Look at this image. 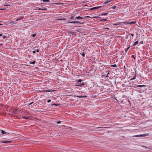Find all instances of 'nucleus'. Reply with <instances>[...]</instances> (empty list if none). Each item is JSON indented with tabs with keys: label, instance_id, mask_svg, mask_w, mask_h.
<instances>
[{
	"label": "nucleus",
	"instance_id": "obj_1",
	"mask_svg": "<svg viewBox=\"0 0 152 152\" xmlns=\"http://www.w3.org/2000/svg\"><path fill=\"white\" fill-rule=\"evenodd\" d=\"M101 7V6L93 7L90 8V10H96L99 8H100Z\"/></svg>",
	"mask_w": 152,
	"mask_h": 152
},
{
	"label": "nucleus",
	"instance_id": "obj_2",
	"mask_svg": "<svg viewBox=\"0 0 152 152\" xmlns=\"http://www.w3.org/2000/svg\"><path fill=\"white\" fill-rule=\"evenodd\" d=\"M18 109L16 108L13 110L12 113L15 114H18Z\"/></svg>",
	"mask_w": 152,
	"mask_h": 152
},
{
	"label": "nucleus",
	"instance_id": "obj_3",
	"mask_svg": "<svg viewBox=\"0 0 152 152\" xmlns=\"http://www.w3.org/2000/svg\"><path fill=\"white\" fill-rule=\"evenodd\" d=\"M1 141L2 143H11L12 142V141H4V140H2Z\"/></svg>",
	"mask_w": 152,
	"mask_h": 152
},
{
	"label": "nucleus",
	"instance_id": "obj_4",
	"mask_svg": "<svg viewBox=\"0 0 152 152\" xmlns=\"http://www.w3.org/2000/svg\"><path fill=\"white\" fill-rule=\"evenodd\" d=\"M68 23H80V22L78 21H74L72 22H68Z\"/></svg>",
	"mask_w": 152,
	"mask_h": 152
},
{
	"label": "nucleus",
	"instance_id": "obj_5",
	"mask_svg": "<svg viewBox=\"0 0 152 152\" xmlns=\"http://www.w3.org/2000/svg\"><path fill=\"white\" fill-rule=\"evenodd\" d=\"M1 133L2 134H9V133H7L3 130H0Z\"/></svg>",
	"mask_w": 152,
	"mask_h": 152
},
{
	"label": "nucleus",
	"instance_id": "obj_6",
	"mask_svg": "<svg viewBox=\"0 0 152 152\" xmlns=\"http://www.w3.org/2000/svg\"><path fill=\"white\" fill-rule=\"evenodd\" d=\"M77 19L78 20H82L83 19V17H81L80 16L76 17L75 18V19Z\"/></svg>",
	"mask_w": 152,
	"mask_h": 152
},
{
	"label": "nucleus",
	"instance_id": "obj_7",
	"mask_svg": "<svg viewBox=\"0 0 152 152\" xmlns=\"http://www.w3.org/2000/svg\"><path fill=\"white\" fill-rule=\"evenodd\" d=\"M149 134H140V136H141V137H145L147 136H148Z\"/></svg>",
	"mask_w": 152,
	"mask_h": 152
},
{
	"label": "nucleus",
	"instance_id": "obj_8",
	"mask_svg": "<svg viewBox=\"0 0 152 152\" xmlns=\"http://www.w3.org/2000/svg\"><path fill=\"white\" fill-rule=\"evenodd\" d=\"M135 22H134V21L130 22L129 23H127L129 24H134V23H135Z\"/></svg>",
	"mask_w": 152,
	"mask_h": 152
},
{
	"label": "nucleus",
	"instance_id": "obj_9",
	"mask_svg": "<svg viewBox=\"0 0 152 152\" xmlns=\"http://www.w3.org/2000/svg\"><path fill=\"white\" fill-rule=\"evenodd\" d=\"M136 76H137L136 73V75H135V76L133 77L131 79V80H134L136 79Z\"/></svg>",
	"mask_w": 152,
	"mask_h": 152
},
{
	"label": "nucleus",
	"instance_id": "obj_10",
	"mask_svg": "<svg viewBox=\"0 0 152 152\" xmlns=\"http://www.w3.org/2000/svg\"><path fill=\"white\" fill-rule=\"evenodd\" d=\"M138 41H137L136 42H135L134 43V44L133 45V46H135L136 45H137V44H138Z\"/></svg>",
	"mask_w": 152,
	"mask_h": 152
},
{
	"label": "nucleus",
	"instance_id": "obj_11",
	"mask_svg": "<svg viewBox=\"0 0 152 152\" xmlns=\"http://www.w3.org/2000/svg\"><path fill=\"white\" fill-rule=\"evenodd\" d=\"M109 2H110L109 1V0H107L106 1H105L104 2V4H107Z\"/></svg>",
	"mask_w": 152,
	"mask_h": 152
},
{
	"label": "nucleus",
	"instance_id": "obj_12",
	"mask_svg": "<svg viewBox=\"0 0 152 152\" xmlns=\"http://www.w3.org/2000/svg\"><path fill=\"white\" fill-rule=\"evenodd\" d=\"M38 10H46V9H41V8H39L38 9Z\"/></svg>",
	"mask_w": 152,
	"mask_h": 152
},
{
	"label": "nucleus",
	"instance_id": "obj_13",
	"mask_svg": "<svg viewBox=\"0 0 152 152\" xmlns=\"http://www.w3.org/2000/svg\"><path fill=\"white\" fill-rule=\"evenodd\" d=\"M111 66L112 67H117V65L116 64H114L112 65H111Z\"/></svg>",
	"mask_w": 152,
	"mask_h": 152
},
{
	"label": "nucleus",
	"instance_id": "obj_14",
	"mask_svg": "<svg viewBox=\"0 0 152 152\" xmlns=\"http://www.w3.org/2000/svg\"><path fill=\"white\" fill-rule=\"evenodd\" d=\"M36 34H32L31 35V36H32L33 37H35V36H36Z\"/></svg>",
	"mask_w": 152,
	"mask_h": 152
},
{
	"label": "nucleus",
	"instance_id": "obj_15",
	"mask_svg": "<svg viewBox=\"0 0 152 152\" xmlns=\"http://www.w3.org/2000/svg\"><path fill=\"white\" fill-rule=\"evenodd\" d=\"M144 86H144V85H137V86L138 87H143Z\"/></svg>",
	"mask_w": 152,
	"mask_h": 152
},
{
	"label": "nucleus",
	"instance_id": "obj_16",
	"mask_svg": "<svg viewBox=\"0 0 152 152\" xmlns=\"http://www.w3.org/2000/svg\"><path fill=\"white\" fill-rule=\"evenodd\" d=\"M51 91H50V90H45V91H43L44 92H50Z\"/></svg>",
	"mask_w": 152,
	"mask_h": 152
},
{
	"label": "nucleus",
	"instance_id": "obj_17",
	"mask_svg": "<svg viewBox=\"0 0 152 152\" xmlns=\"http://www.w3.org/2000/svg\"><path fill=\"white\" fill-rule=\"evenodd\" d=\"M35 61H34L33 62H30V64H35Z\"/></svg>",
	"mask_w": 152,
	"mask_h": 152
},
{
	"label": "nucleus",
	"instance_id": "obj_18",
	"mask_svg": "<svg viewBox=\"0 0 152 152\" xmlns=\"http://www.w3.org/2000/svg\"><path fill=\"white\" fill-rule=\"evenodd\" d=\"M134 137H141L140 135H136L134 136Z\"/></svg>",
	"mask_w": 152,
	"mask_h": 152
},
{
	"label": "nucleus",
	"instance_id": "obj_19",
	"mask_svg": "<svg viewBox=\"0 0 152 152\" xmlns=\"http://www.w3.org/2000/svg\"><path fill=\"white\" fill-rule=\"evenodd\" d=\"M83 18V19H84L85 18H89V16H85Z\"/></svg>",
	"mask_w": 152,
	"mask_h": 152
},
{
	"label": "nucleus",
	"instance_id": "obj_20",
	"mask_svg": "<svg viewBox=\"0 0 152 152\" xmlns=\"http://www.w3.org/2000/svg\"><path fill=\"white\" fill-rule=\"evenodd\" d=\"M77 97H80V98H82V97H86V96H77Z\"/></svg>",
	"mask_w": 152,
	"mask_h": 152
},
{
	"label": "nucleus",
	"instance_id": "obj_21",
	"mask_svg": "<svg viewBox=\"0 0 152 152\" xmlns=\"http://www.w3.org/2000/svg\"><path fill=\"white\" fill-rule=\"evenodd\" d=\"M129 47L128 48H127V49H126V50H125V51H126V52H127V51L128 50H129Z\"/></svg>",
	"mask_w": 152,
	"mask_h": 152
},
{
	"label": "nucleus",
	"instance_id": "obj_22",
	"mask_svg": "<svg viewBox=\"0 0 152 152\" xmlns=\"http://www.w3.org/2000/svg\"><path fill=\"white\" fill-rule=\"evenodd\" d=\"M43 1L45 2H49V0H43Z\"/></svg>",
	"mask_w": 152,
	"mask_h": 152
},
{
	"label": "nucleus",
	"instance_id": "obj_23",
	"mask_svg": "<svg viewBox=\"0 0 152 152\" xmlns=\"http://www.w3.org/2000/svg\"><path fill=\"white\" fill-rule=\"evenodd\" d=\"M81 81H82V80H79L78 81H77V82H81Z\"/></svg>",
	"mask_w": 152,
	"mask_h": 152
},
{
	"label": "nucleus",
	"instance_id": "obj_24",
	"mask_svg": "<svg viewBox=\"0 0 152 152\" xmlns=\"http://www.w3.org/2000/svg\"><path fill=\"white\" fill-rule=\"evenodd\" d=\"M18 114L20 112V111H21V110L20 109H19V108H18Z\"/></svg>",
	"mask_w": 152,
	"mask_h": 152
},
{
	"label": "nucleus",
	"instance_id": "obj_25",
	"mask_svg": "<svg viewBox=\"0 0 152 152\" xmlns=\"http://www.w3.org/2000/svg\"><path fill=\"white\" fill-rule=\"evenodd\" d=\"M51 102V100L50 99H49L48 100V102L49 103Z\"/></svg>",
	"mask_w": 152,
	"mask_h": 152
},
{
	"label": "nucleus",
	"instance_id": "obj_26",
	"mask_svg": "<svg viewBox=\"0 0 152 152\" xmlns=\"http://www.w3.org/2000/svg\"><path fill=\"white\" fill-rule=\"evenodd\" d=\"M61 123V121H58L57 122V123L58 124H60V123Z\"/></svg>",
	"mask_w": 152,
	"mask_h": 152
},
{
	"label": "nucleus",
	"instance_id": "obj_27",
	"mask_svg": "<svg viewBox=\"0 0 152 152\" xmlns=\"http://www.w3.org/2000/svg\"><path fill=\"white\" fill-rule=\"evenodd\" d=\"M116 7V6H114V7H112V9H115V8Z\"/></svg>",
	"mask_w": 152,
	"mask_h": 152
},
{
	"label": "nucleus",
	"instance_id": "obj_28",
	"mask_svg": "<svg viewBox=\"0 0 152 152\" xmlns=\"http://www.w3.org/2000/svg\"><path fill=\"white\" fill-rule=\"evenodd\" d=\"M73 17H71L70 18V19L71 20H72L73 19Z\"/></svg>",
	"mask_w": 152,
	"mask_h": 152
},
{
	"label": "nucleus",
	"instance_id": "obj_29",
	"mask_svg": "<svg viewBox=\"0 0 152 152\" xmlns=\"http://www.w3.org/2000/svg\"><path fill=\"white\" fill-rule=\"evenodd\" d=\"M107 14V13H105V14H102V15H106Z\"/></svg>",
	"mask_w": 152,
	"mask_h": 152
},
{
	"label": "nucleus",
	"instance_id": "obj_30",
	"mask_svg": "<svg viewBox=\"0 0 152 152\" xmlns=\"http://www.w3.org/2000/svg\"><path fill=\"white\" fill-rule=\"evenodd\" d=\"M33 53H36V51H33Z\"/></svg>",
	"mask_w": 152,
	"mask_h": 152
},
{
	"label": "nucleus",
	"instance_id": "obj_31",
	"mask_svg": "<svg viewBox=\"0 0 152 152\" xmlns=\"http://www.w3.org/2000/svg\"><path fill=\"white\" fill-rule=\"evenodd\" d=\"M82 56H83V57H84L85 56V54L83 53V55H82Z\"/></svg>",
	"mask_w": 152,
	"mask_h": 152
},
{
	"label": "nucleus",
	"instance_id": "obj_32",
	"mask_svg": "<svg viewBox=\"0 0 152 152\" xmlns=\"http://www.w3.org/2000/svg\"><path fill=\"white\" fill-rule=\"evenodd\" d=\"M132 56L133 57V58L135 59V58L134 57V56L132 55Z\"/></svg>",
	"mask_w": 152,
	"mask_h": 152
},
{
	"label": "nucleus",
	"instance_id": "obj_33",
	"mask_svg": "<svg viewBox=\"0 0 152 152\" xmlns=\"http://www.w3.org/2000/svg\"><path fill=\"white\" fill-rule=\"evenodd\" d=\"M23 118H25V119H27V118L26 117H23Z\"/></svg>",
	"mask_w": 152,
	"mask_h": 152
},
{
	"label": "nucleus",
	"instance_id": "obj_34",
	"mask_svg": "<svg viewBox=\"0 0 152 152\" xmlns=\"http://www.w3.org/2000/svg\"><path fill=\"white\" fill-rule=\"evenodd\" d=\"M131 35L132 36H134V34H131Z\"/></svg>",
	"mask_w": 152,
	"mask_h": 152
},
{
	"label": "nucleus",
	"instance_id": "obj_35",
	"mask_svg": "<svg viewBox=\"0 0 152 152\" xmlns=\"http://www.w3.org/2000/svg\"><path fill=\"white\" fill-rule=\"evenodd\" d=\"M5 38H6V37H5V36H4V37H3V38L4 39H5Z\"/></svg>",
	"mask_w": 152,
	"mask_h": 152
},
{
	"label": "nucleus",
	"instance_id": "obj_36",
	"mask_svg": "<svg viewBox=\"0 0 152 152\" xmlns=\"http://www.w3.org/2000/svg\"><path fill=\"white\" fill-rule=\"evenodd\" d=\"M105 28L106 29H109V28Z\"/></svg>",
	"mask_w": 152,
	"mask_h": 152
},
{
	"label": "nucleus",
	"instance_id": "obj_37",
	"mask_svg": "<svg viewBox=\"0 0 152 152\" xmlns=\"http://www.w3.org/2000/svg\"><path fill=\"white\" fill-rule=\"evenodd\" d=\"M33 103V102H31L29 104V105H31Z\"/></svg>",
	"mask_w": 152,
	"mask_h": 152
},
{
	"label": "nucleus",
	"instance_id": "obj_38",
	"mask_svg": "<svg viewBox=\"0 0 152 152\" xmlns=\"http://www.w3.org/2000/svg\"><path fill=\"white\" fill-rule=\"evenodd\" d=\"M102 20H107L106 19H103Z\"/></svg>",
	"mask_w": 152,
	"mask_h": 152
},
{
	"label": "nucleus",
	"instance_id": "obj_39",
	"mask_svg": "<svg viewBox=\"0 0 152 152\" xmlns=\"http://www.w3.org/2000/svg\"><path fill=\"white\" fill-rule=\"evenodd\" d=\"M110 2L112 1L113 0H108Z\"/></svg>",
	"mask_w": 152,
	"mask_h": 152
},
{
	"label": "nucleus",
	"instance_id": "obj_40",
	"mask_svg": "<svg viewBox=\"0 0 152 152\" xmlns=\"http://www.w3.org/2000/svg\"><path fill=\"white\" fill-rule=\"evenodd\" d=\"M36 51L37 52H39V50H37Z\"/></svg>",
	"mask_w": 152,
	"mask_h": 152
},
{
	"label": "nucleus",
	"instance_id": "obj_41",
	"mask_svg": "<svg viewBox=\"0 0 152 152\" xmlns=\"http://www.w3.org/2000/svg\"><path fill=\"white\" fill-rule=\"evenodd\" d=\"M3 25V24H1V23H0V25Z\"/></svg>",
	"mask_w": 152,
	"mask_h": 152
},
{
	"label": "nucleus",
	"instance_id": "obj_42",
	"mask_svg": "<svg viewBox=\"0 0 152 152\" xmlns=\"http://www.w3.org/2000/svg\"><path fill=\"white\" fill-rule=\"evenodd\" d=\"M2 36V34H0V36Z\"/></svg>",
	"mask_w": 152,
	"mask_h": 152
}]
</instances>
